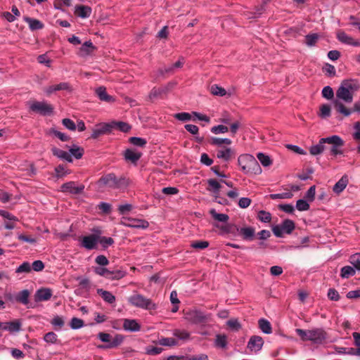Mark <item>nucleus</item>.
Listing matches in <instances>:
<instances>
[{
	"label": "nucleus",
	"mask_w": 360,
	"mask_h": 360,
	"mask_svg": "<svg viewBox=\"0 0 360 360\" xmlns=\"http://www.w3.org/2000/svg\"><path fill=\"white\" fill-rule=\"evenodd\" d=\"M191 246L195 249H205L209 246V243L205 240H198L193 242Z\"/></svg>",
	"instance_id": "58"
},
{
	"label": "nucleus",
	"mask_w": 360,
	"mask_h": 360,
	"mask_svg": "<svg viewBox=\"0 0 360 360\" xmlns=\"http://www.w3.org/2000/svg\"><path fill=\"white\" fill-rule=\"evenodd\" d=\"M254 157L249 154H243L238 157V162L240 167L241 170L246 174L250 169L252 161L254 160Z\"/></svg>",
	"instance_id": "13"
},
{
	"label": "nucleus",
	"mask_w": 360,
	"mask_h": 360,
	"mask_svg": "<svg viewBox=\"0 0 360 360\" xmlns=\"http://www.w3.org/2000/svg\"><path fill=\"white\" fill-rule=\"evenodd\" d=\"M322 142L331 145L330 149L331 155H337L342 153V147L344 146V141L339 136L333 135L330 137L322 138Z\"/></svg>",
	"instance_id": "3"
},
{
	"label": "nucleus",
	"mask_w": 360,
	"mask_h": 360,
	"mask_svg": "<svg viewBox=\"0 0 360 360\" xmlns=\"http://www.w3.org/2000/svg\"><path fill=\"white\" fill-rule=\"evenodd\" d=\"M211 143L214 146H221L222 144L226 145H231L232 143V141L229 139H221V138H217L213 137L211 139Z\"/></svg>",
	"instance_id": "41"
},
{
	"label": "nucleus",
	"mask_w": 360,
	"mask_h": 360,
	"mask_svg": "<svg viewBox=\"0 0 360 360\" xmlns=\"http://www.w3.org/2000/svg\"><path fill=\"white\" fill-rule=\"evenodd\" d=\"M349 262L359 271H360V254L356 253L352 255Z\"/></svg>",
	"instance_id": "52"
},
{
	"label": "nucleus",
	"mask_w": 360,
	"mask_h": 360,
	"mask_svg": "<svg viewBox=\"0 0 360 360\" xmlns=\"http://www.w3.org/2000/svg\"><path fill=\"white\" fill-rule=\"evenodd\" d=\"M128 302L133 307L148 310L150 314L152 313V311H155L158 308V304L151 299L147 298L139 293H134L131 296L129 297Z\"/></svg>",
	"instance_id": "2"
},
{
	"label": "nucleus",
	"mask_w": 360,
	"mask_h": 360,
	"mask_svg": "<svg viewBox=\"0 0 360 360\" xmlns=\"http://www.w3.org/2000/svg\"><path fill=\"white\" fill-rule=\"evenodd\" d=\"M30 271L31 264L28 262H23L15 270L16 274L30 273Z\"/></svg>",
	"instance_id": "43"
},
{
	"label": "nucleus",
	"mask_w": 360,
	"mask_h": 360,
	"mask_svg": "<svg viewBox=\"0 0 360 360\" xmlns=\"http://www.w3.org/2000/svg\"><path fill=\"white\" fill-rule=\"evenodd\" d=\"M52 152L55 156L60 159L65 160L69 162H72L71 155L65 150L54 148L52 149Z\"/></svg>",
	"instance_id": "27"
},
{
	"label": "nucleus",
	"mask_w": 360,
	"mask_h": 360,
	"mask_svg": "<svg viewBox=\"0 0 360 360\" xmlns=\"http://www.w3.org/2000/svg\"><path fill=\"white\" fill-rule=\"evenodd\" d=\"M95 92L98 98L102 101L111 103L115 101L114 97L107 94L106 89L104 86L98 87L96 89Z\"/></svg>",
	"instance_id": "20"
},
{
	"label": "nucleus",
	"mask_w": 360,
	"mask_h": 360,
	"mask_svg": "<svg viewBox=\"0 0 360 360\" xmlns=\"http://www.w3.org/2000/svg\"><path fill=\"white\" fill-rule=\"evenodd\" d=\"M257 158L264 167H268L272 164V161L269 156L262 153H257Z\"/></svg>",
	"instance_id": "38"
},
{
	"label": "nucleus",
	"mask_w": 360,
	"mask_h": 360,
	"mask_svg": "<svg viewBox=\"0 0 360 360\" xmlns=\"http://www.w3.org/2000/svg\"><path fill=\"white\" fill-rule=\"evenodd\" d=\"M186 319L195 324H205L211 320L210 315L198 310H191L186 312Z\"/></svg>",
	"instance_id": "5"
},
{
	"label": "nucleus",
	"mask_w": 360,
	"mask_h": 360,
	"mask_svg": "<svg viewBox=\"0 0 360 360\" xmlns=\"http://www.w3.org/2000/svg\"><path fill=\"white\" fill-rule=\"evenodd\" d=\"M328 297L333 301H338L340 300V295L338 292L334 288H330L328 291Z\"/></svg>",
	"instance_id": "63"
},
{
	"label": "nucleus",
	"mask_w": 360,
	"mask_h": 360,
	"mask_svg": "<svg viewBox=\"0 0 360 360\" xmlns=\"http://www.w3.org/2000/svg\"><path fill=\"white\" fill-rule=\"evenodd\" d=\"M354 132L352 134L353 139L355 141H360V122H356L354 124Z\"/></svg>",
	"instance_id": "64"
},
{
	"label": "nucleus",
	"mask_w": 360,
	"mask_h": 360,
	"mask_svg": "<svg viewBox=\"0 0 360 360\" xmlns=\"http://www.w3.org/2000/svg\"><path fill=\"white\" fill-rule=\"evenodd\" d=\"M296 208L299 211H307L309 209V205L306 200L300 199L297 201Z\"/></svg>",
	"instance_id": "56"
},
{
	"label": "nucleus",
	"mask_w": 360,
	"mask_h": 360,
	"mask_svg": "<svg viewBox=\"0 0 360 360\" xmlns=\"http://www.w3.org/2000/svg\"><path fill=\"white\" fill-rule=\"evenodd\" d=\"M21 323L15 320L10 322H2L1 330H8L10 333L18 332L20 330Z\"/></svg>",
	"instance_id": "22"
},
{
	"label": "nucleus",
	"mask_w": 360,
	"mask_h": 360,
	"mask_svg": "<svg viewBox=\"0 0 360 360\" xmlns=\"http://www.w3.org/2000/svg\"><path fill=\"white\" fill-rule=\"evenodd\" d=\"M129 141L131 144L140 147H144L147 143L146 139L139 137H131Z\"/></svg>",
	"instance_id": "48"
},
{
	"label": "nucleus",
	"mask_w": 360,
	"mask_h": 360,
	"mask_svg": "<svg viewBox=\"0 0 360 360\" xmlns=\"http://www.w3.org/2000/svg\"><path fill=\"white\" fill-rule=\"evenodd\" d=\"M44 93L47 96H50L53 93L58 91H72V86L68 82H60L58 84L50 85L46 88H44Z\"/></svg>",
	"instance_id": "12"
},
{
	"label": "nucleus",
	"mask_w": 360,
	"mask_h": 360,
	"mask_svg": "<svg viewBox=\"0 0 360 360\" xmlns=\"http://www.w3.org/2000/svg\"><path fill=\"white\" fill-rule=\"evenodd\" d=\"M96 49L91 41L84 42L79 49V55L82 57H86L93 53Z\"/></svg>",
	"instance_id": "24"
},
{
	"label": "nucleus",
	"mask_w": 360,
	"mask_h": 360,
	"mask_svg": "<svg viewBox=\"0 0 360 360\" xmlns=\"http://www.w3.org/2000/svg\"><path fill=\"white\" fill-rule=\"evenodd\" d=\"M99 237L96 235H89L81 238L80 245L86 250H94L97 248Z\"/></svg>",
	"instance_id": "9"
},
{
	"label": "nucleus",
	"mask_w": 360,
	"mask_h": 360,
	"mask_svg": "<svg viewBox=\"0 0 360 360\" xmlns=\"http://www.w3.org/2000/svg\"><path fill=\"white\" fill-rule=\"evenodd\" d=\"M234 155V151L232 148L228 147H222L217 150V157L222 159L224 161H229Z\"/></svg>",
	"instance_id": "21"
},
{
	"label": "nucleus",
	"mask_w": 360,
	"mask_h": 360,
	"mask_svg": "<svg viewBox=\"0 0 360 360\" xmlns=\"http://www.w3.org/2000/svg\"><path fill=\"white\" fill-rule=\"evenodd\" d=\"M245 240L252 239L255 234V229L252 227L242 228L240 231Z\"/></svg>",
	"instance_id": "39"
},
{
	"label": "nucleus",
	"mask_w": 360,
	"mask_h": 360,
	"mask_svg": "<svg viewBox=\"0 0 360 360\" xmlns=\"http://www.w3.org/2000/svg\"><path fill=\"white\" fill-rule=\"evenodd\" d=\"M264 345L263 339L258 335L252 336L248 342V348L252 352L259 351Z\"/></svg>",
	"instance_id": "15"
},
{
	"label": "nucleus",
	"mask_w": 360,
	"mask_h": 360,
	"mask_svg": "<svg viewBox=\"0 0 360 360\" xmlns=\"http://www.w3.org/2000/svg\"><path fill=\"white\" fill-rule=\"evenodd\" d=\"M176 84V82H169L163 86L159 88H153L150 92V98L154 99L162 97L163 95L167 94L169 91L173 89Z\"/></svg>",
	"instance_id": "7"
},
{
	"label": "nucleus",
	"mask_w": 360,
	"mask_h": 360,
	"mask_svg": "<svg viewBox=\"0 0 360 360\" xmlns=\"http://www.w3.org/2000/svg\"><path fill=\"white\" fill-rule=\"evenodd\" d=\"M320 36L316 33L309 34L305 36V44L308 46H314L319 39Z\"/></svg>",
	"instance_id": "30"
},
{
	"label": "nucleus",
	"mask_w": 360,
	"mask_h": 360,
	"mask_svg": "<svg viewBox=\"0 0 360 360\" xmlns=\"http://www.w3.org/2000/svg\"><path fill=\"white\" fill-rule=\"evenodd\" d=\"M259 326L262 331L266 334H270L272 332L271 323L266 319H260L259 321Z\"/></svg>",
	"instance_id": "31"
},
{
	"label": "nucleus",
	"mask_w": 360,
	"mask_h": 360,
	"mask_svg": "<svg viewBox=\"0 0 360 360\" xmlns=\"http://www.w3.org/2000/svg\"><path fill=\"white\" fill-rule=\"evenodd\" d=\"M262 11H263V6H261L259 8H257V11L255 12L252 13V12H250V11H246L244 13V15L248 19L256 18H258L261 15Z\"/></svg>",
	"instance_id": "55"
},
{
	"label": "nucleus",
	"mask_w": 360,
	"mask_h": 360,
	"mask_svg": "<svg viewBox=\"0 0 360 360\" xmlns=\"http://www.w3.org/2000/svg\"><path fill=\"white\" fill-rule=\"evenodd\" d=\"M353 94L340 86L336 91V99L333 101L334 108L336 111L345 117L349 116L352 110L345 106L342 101L350 103L353 101Z\"/></svg>",
	"instance_id": "1"
},
{
	"label": "nucleus",
	"mask_w": 360,
	"mask_h": 360,
	"mask_svg": "<svg viewBox=\"0 0 360 360\" xmlns=\"http://www.w3.org/2000/svg\"><path fill=\"white\" fill-rule=\"evenodd\" d=\"M111 124L113 125V128L117 127L123 132H127L131 129V127L129 125V124L126 122H112Z\"/></svg>",
	"instance_id": "51"
},
{
	"label": "nucleus",
	"mask_w": 360,
	"mask_h": 360,
	"mask_svg": "<svg viewBox=\"0 0 360 360\" xmlns=\"http://www.w3.org/2000/svg\"><path fill=\"white\" fill-rule=\"evenodd\" d=\"M215 346L219 348H225L227 345V337L226 335L218 334L216 335Z\"/></svg>",
	"instance_id": "33"
},
{
	"label": "nucleus",
	"mask_w": 360,
	"mask_h": 360,
	"mask_svg": "<svg viewBox=\"0 0 360 360\" xmlns=\"http://www.w3.org/2000/svg\"><path fill=\"white\" fill-rule=\"evenodd\" d=\"M337 39L342 43L354 46H360V42L358 41H356L354 38H352L351 36L346 34L344 31L339 30L337 32Z\"/></svg>",
	"instance_id": "14"
},
{
	"label": "nucleus",
	"mask_w": 360,
	"mask_h": 360,
	"mask_svg": "<svg viewBox=\"0 0 360 360\" xmlns=\"http://www.w3.org/2000/svg\"><path fill=\"white\" fill-rule=\"evenodd\" d=\"M173 73H174V67L169 66V67H165L162 68H160L157 71L155 76H156V77H164L165 75H170V74H173Z\"/></svg>",
	"instance_id": "42"
},
{
	"label": "nucleus",
	"mask_w": 360,
	"mask_h": 360,
	"mask_svg": "<svg viewBox=\"0 0 360 360\" xmlns=\"http://www.w3.org/2000/svg\"><path fill=\"white\" fill-rule=\"evenodd\" d=\"M174 335L180 340H187L189 338L190 334L186 330H175L174 331Z\"/></svg>",
	"instance_id": "62"
},
{
	"label": "nucleus",
	"mask_w": 360,
	"mask_h": 360,
	"mask_svg": "<svg viewBox=\"0 0 360 360\" xmlns=\"http://www.w3.org/2000/svg\"><path fill=\"white\" fill-rule=\"evenodd\" d=\"M229 131V129L226 126L219 124L217 126H214L211 129V131L214 134H225Z\"/></svg>",
	"instance_id": "54"
},
{
	"label": "nucleus",
	"mask_w": 360,
	"mask_h": 360,
	"mask_svg": "<svg viewBox=\"0 0 360 360\" xmlns=\"http://www.w3.org/2000/svg\"><path fill=\"white\" fill-rule=\"evenodd\" d=\"M349 183L348 177L345 175L334 185L333 191L334 193H340L347 186Z\"/></svg>",
	"instance_id": "26"
},
{
	"label": "nucleus",
	"mask_w": 360,
	"mask_h": 360,
	"mask_svg": "<svg viewBox=\"0 0 360 360\" xmlns=\"http://www.w3.org/2000/svg\"><path fill=\"white\" fill-rule=\"evenodd\" d=\"M97 293L108 303L112 304L115 301V297L109 291L98 289Z\"/></svg>",
	"instance_id": "28"
},
{
	"label": "nucleus",
	"mask_w": 360,
	"mask_h": 360,
	"mask_svg": "<svg viewBox=\"0 0 360 360\" xmlns=\"http://www.w3.org/2000/svg\"><path fill=\"white\" fill-rule=\"evenodd\" d=\"M44 340L47 343L55 344L58 341V337L53 332H49L44 335Z\"/></svg>",
	"instance_id": "53"
},
{
	"label": "nucleus",
	"mask_w": 360,
	"mask_h": 360,
	"mask_svg": "<svg viewBox=\"0 0 360 360\" xmlns=\"http://www.w3.org/2000/svg\"><path fill=\"white\" fill-rule=\"evenodd\" d=\"M113 129V125L111 123L101 122L95 125L92 129V139H97L100 136L110 133Z\"/></svg>",
	"instance_id": "8"
},
{
	"label": "nucleus",
	"mask_w": 360,
	"mask_h": 360,
	"mask_svg": "<svg viewBox=\"0 0 360 360\" xmlns=\"http://www.w3.org/2000/svg\"><path fill=\"white\" fill-rule=\"evenodd\" d=\"M123 321V328L127 331L137 332L141 329V325L136 319H124Z\"/></svg>",
	"instance_id": "19"
},
{
	"label": "nucleus",
	"mask_w": 360,
	"mask_h": 360,
	"mask_svg": "<svg viewBox=\"0 0 360 360\" xmlns=\"http://www.w3.org/2000/svg\"><path fill=\"white\" fill-rule=\"evenodd\" d=\"M123 341V337L121 335H117L113 339H111L110 344L107 347L112 348L120 345Z\"/></svg>",
	"instance_id": "59"
},
{
	"label": "nucleus",
	"mask_w": 360,
	"mask_h": 360,
	"mask_svg": "<svg viewBox=\"0 0 360 360\" xmlns=\"http://www.w3.org/2000/svg\"><path fill=\"white\" fill-rule=\"evenodd\" d=\"M340 86L353 95L360 88V84L356 79H345L341 82Z\"/></svg>",
	"instance_id": "17"
},
{
	"label": "nucleus",
	"mask_w": 360,
	"mask_h": 360,
	"mask_svg": "<svg viewBox=\"0 0 360 360\" xmlns=\"http://www.w3.org/2000/svg\"><path fill=\"white\" fill-rule=\"evenodd\" d=\"M257 218L262 222L268 223L271 221V214L268 212L261 210L258 212Z\"/></svg>",
	"instance_id": "46"
},
{
	"label": "nucleus",
	"mask_w": 360,
	"mask_h": 360,
	"mask_svg": "<svg viewBox=\"0 0 360 360\" xmlns=\"http://www.w3.org/2000/svg\"><path fill=\"white\" fill-rule=\"evenodd\" d=\"M124 225L126 226L136 228V229H146L149 224L147 221L144 219H134L129 218L127 219V221L123 222Z\"/></svg>",
	"instance_id": "16"
},
{
	"label": "nucleus",
	"mask_w": 360,
	"mask_h": 360,
	"mask_svg": "<svg viewBox=\"0 0 360 360\" xmlns=\"http://www.w3.org/2000/svg\"><path fill=\"white\" fill-rule=\"evenodd\" d=\"M98 184L101 186H106L110 188H121L127 184L125 179H117L113 174H108L101 177Z\"/></svg>",
	"instance_id": "4"
},
{
	"label": "nucleus",
	"mask_w": 360,
	"mask_h": 360,
	"mask_svg": "<svg viewBox=\"0 0 360 360\" xmlns=\"http://www.w3.org/2000/svg\"><path fill=\"white\" fill-rule=\"evenodd\" d=\"M262 173V168L259 166V163L256 160L255 158L252 161L251 165L250 166V169L246 172L247 174H259Z\"/></svg>",
	"instance_id": "35"
},
{
	"label": "nucleus",
	"mask_w": 360,
	"mask_h": 360,
	"mask_svg": "<svg viewBox=\"0 0 360 360\" xmlns=\"http://www.w3.org/2000/svg\"><path fill=\"white\" fill-rule=\"evenodd\" d=\"M84 326V321L78 318H72L70 321V327L72 329H79Z\"/></svg>",
	"instance_id": "60"
},
{
	"label": "nucleus",
	"mask_w": 360,
	"mask_h": 360,
	"mask_svg": "<svg viewBox=\"0 0 360 360\" xmlns=\"http://www.w3.org/2000/svg\"><path fill=\"white\" fill-rule=\"evenodd\" d=\"M293 196L291 192H285L281 193L271 194L269 195L271 199H289Z\"/></svg>",
	"instance_id": "50"
},
{
	"label": "nucleus",
	"mask_w": 360,
	"mask_h": 360,
	"mask_svg": "<svg viewBox=\"0 0 360 360\" xmlns=\"http://www.w3.org/2000/svg\"><path fill=\"white\" fill-rule=\"evenodd\" d=\"M207 184H208V186L210 187L209 190L210 191H212L214 193H219L220 188H221V185L215 179H209L207 181Z\"/></svg>",
	"instance_id": "47"
},
{
	"label": "nucleus",
	"mask_w": 360,
	"mask_h": 360,
	"mask_svg": "<svg viewBox=\"0 0 360 360\" xmlns=\"http://www.w3.org/2000/svg\"><path fill=\"white\" fill-rule=\"evenodd\" d=\"M141 155L142 153L136 150L127 149L124 152L125 159L132 163H136V162L141 158Z\"/></svg>",
	"instance_id": "25"
},
{
	"label": "nucleus",
	"mask_w": 360,
	"mask_h": 360,
	"mask_svg": "<svg viewBox=\"0 0 360 360\" xmlns=\"http://www.w3.org/2000/svg\"><path fill=\"white\" fill-rule=\"evenodd\" d=\"M30 108L43 115L51 114L53 110V106L46 101H33L30 104Z\"/></svg>",
	"instance_id": "6"
},
{
	"label": "nucleus",
	"mask_w": 360,
	"mask_h": 360,
	"mask_svg": "<svg viewBox=\"0 0 360 360\" xmlns=\"http://www.w3.org/2000/svg\"><path fill=\"white\" fill-rule=\"evenodd\" d=\"M283 230L285 233H290L295 229V224L292 220L285 219L282 224Z\"/></svg>",
	"instance_id": "40"
},
{
	"label": "nucleus",
	"mask_w": 360,
	"mask_h": 360,
	"mask_svg": "<svg viewBox=\"0 0 360 360\" xmlns=\"http://www.w3.org/2000/svg\"><path fill=\"white\" fill-rule=\"evenodd\" d=\"M30 292L27 290H23L16 295L15 300L23 304H27Z\"/></svg>",
	"instance_id": "34"
},
{
	"label": "nucleus",
	"mask_w": 360,
	"mask_h": 360,
	"mask_svg": "<svg viewBox=\"0 0 360 360\" xmlns=\"http://www.w3.org/2000/svg\"><path fill=\"white\" fill-rule=\"evenodd\" d=\"M91 13V8L89 6L79 5L76 6L75 8V14L82 18H86L90 16Z\"/></svg>",
	"instance_id": "23"
},
{
	"label": "nucleus",
	"mask_w": 360,
	"mask_h": 360,
	"mask_svg": "<svg viewBox=\"0 0 360 360\" xmlns=\"http://www.w3.org/2000/svg\"><path fill=\"white\" fill-rule=\"evenodd\" d=\"M126 275V272L118 269L116 271H110V280H119L124 277Z\"/></svg>",
	"instance_id": "45"
},
{
	"label": "nucleus",
	"mask_w": 360,
	"mask_h": 360,
	"mask_svg": "<svg viewBox=\"0 0 360 360\" xmlns=\"http://www.w3.org/2000/svg\"><path fill=\"white\" fill-rule=\"evenodd\" d=\"M84 189L83 184H77L75 181H69L61 186V191L72 194L81 193Z\"/></svg>",
	"instance_id": "10"
},
{
	"label": "nucleus",
	"mask_w": 360,
	"mask_h": 360,
	"mask_svg": "<svg viewBox=\"0 0 360 360\" xmlns=\"http://www.w3.org/2000/svg\"><path fill=\"white\" fill-rule=\"evenodd\" d=\"M355 270L350 266H345L341 269L340 276L343 278H347L355 274Z\"/></svg>",
	"instance_id": "37"
},
{
	"label": "nucleus",
	"mask_w": 360,
	"mask_h": 360,
	"mask_svg": "<svg viewBox=\"0 0 360 360\" xmlns=\"http://www.w3.org/2000/svg\"><path fill=\"white\" fill-rule=\"evenodd\" d=\"M326 338V333L321 328L309 330V340L316 344L322 343Z\"/></svg>",
	"instance_id": "11"
},
{
	"label": "nucleus",
	"mask_w": 360,
	"mask_h": 360,
	"mask_svg": "<svg viewBox=\"0 0 360 360\" xmlns=\"http://www.w3.org/2000/svg\"><path fill=\"white\" fill-rule=\"evenodd\" d=\"M210 213L212 217L217 221L220 222H226L229 217L226 214H219L216 212L214 209H212L210 210Z\"/></svg>",
	"instance_id": "36"
},
{
	"label": "nucleus",
	"mask_w": 360,
	"mask_h": 360,
	"mask_svg": "<svg viewBox=\"0 0 360 360\" xmlns=\"http://www.w3.org/2000/svg\"><path fill=\"white\" fill-rule=\"evenodd\" d=\"M319 115L323 118L328 117L330 115V107L329 105H322L320 108Z\"/></svg>",
	"instance_id": "57"
},
{
	"label": "nucleus",
	"mask_w": 360,
	"mask_h": 360,
	"mask_svg": "<svg viewBox=\"0 0 360 360\" xmlns=\"http://www.w3.org/2000/svg\"><path fill=\"white\" fill-rule=\"evenodd\" d=\"M326 142H322V139L319 140V142L318 144L312 146L310 149L309 152L312 155H316L319 154H321L325 149L324 144Z\"/></svg>",
	"instance_id": "29"
},
{
	"label": "nucleus",
	"mask_w": 360,
	"mask_h": 360,
	"mask_svg": "<svg viewBox=\"0 0 360 360\" xmlns=\"http://www.w3.org/2000/svg\"><path fill=\"white\" fill-rule=\"evenodd\" d=\"M210 91L213 95L223 96L226 94V91L216 84H214L210 88Z\"/></svg>",
	"instance_id": "44"
},
{
	"label": "nucleus",
	"mask_w": 360,
	"mask_h": 360,
	"mask_svg": "<svg viewBox=\"0 0 360 360\" xmlns=\"http://www.w3.org/2000/svg\"><path fill=\"white\" fill-rule=\"evenodd\" d=\"M70 155H73L77 159H80L84 153V150L82 148L74 146L70 149Z\"/></svg>",
	"instance_id": "49"
},
{
	"label": "nucleus",
	"mask_w": 360,
	"mask_h": 360,
	"mask_svg": "<svg viewBox=\"0 0 360 360\" xmlns=\"http://www.w3.org/2000/svg\"><path fill=\"white\" fill-rule=\"evenodd\" d=\"M322 95L324 98L327 99L333 98L334 96V92L333 89L329 86H325L322 90Z\"/></svg>",
	"instance_id": "61"
},
{
	"label": "nucleus",
	"mask_w": 360,
	"mask_h": 360,
	"mask_svg": "<svg viewBox=\"0 0 360 360\" xmlns=\"http://www.w3.org/2000/svg\"><path fill=\"white\" fill-rule=\"evenodd\" d=\"M52 296V290L50 288H42L37 290L34 298L37 302L47 301Z\"/></svg>",
	"instance_id": "18"
},
{
	"label": "nucleus",
	"mask_w": 360,
	"mask_h": 360,
	"mask_svg": "<svg viewBox=\"0 0 360 360\" xmlns=\"http://www.w3.org/2000/svg\"><path fill=\"white\" fill-rule=\"evenodd\" d=\"M25 20L28 23L30 28L32 30H40L43 27V24L37 19L25 18Z\"/></svg>",
	"instance_id": "32"
}]
</instances>
